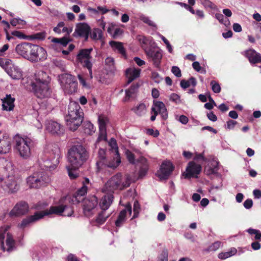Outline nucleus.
Returning <instances> with one entry per match:
<instances>
[{
    "mask_svg": "<svg viewBox=\"0 0 261 261\" xmlns=\"http://www.w3.org/2000/svg\"><path fill=\"white\" fill-rule=\"evenodd\" d=\"M70 199L69 196L65 197L61 199L59 204L51 206L48 210L37 212L34 215L27 217L19 224V227L24 228L30 224L42 218L44 216L54 214L63 216H71L73 214V208L70 205H67L66 202V201H69Z\"/></svg>",
    "mask_w": 261,
    "mask_h": 261,
    "instance_id": "obj_1",
    "label": "nucleus"
},
{
    "mask_svg": "<svg viewBox=\"0 0 261 261\" xmlns=\"http://www.w3.org/2000/svg\"><path fill=\"white\" fill-rule=\"evenodd\" d=\"M48 76L43 71L35 74L30 81L27 79H23L21 84L27 88L31 87L32 90L36 97L40 98L50 96L51 90L49 85V81L45 77Z\"/></svg>",
    "mask_w": 261,
    "mask_h": 261,
    "instance_id": "obj_2",
    "label": "nucleus"
},
{
    "mask_svg": "<svg viewBox=\"0 0 261 261\" xmlns=\"http://www.w3.org/2000/svg\"><path fill=\"white\" fill-rule=\"evenodd\" d=\"M2 163L5 168L1 171L0 174V185L1 187L9 193L17 192L19 186L18 179L14 175V168L11 162L7 160H2Z\"/></svg>",
    "mask_w": 261,
    "mask_h": 261,
    "instance_id": "obj_3",
    "label": "nucleus"
},
{
    "mask_svg": "<svg viewBox=\"0 0 261 261\" xmlns=\"http://www.w3.org/2000/svg\"><path fill=\"white\" fill-rule=\"evenodd\" d=\"M15 50L18 55L32 62L43 61L47 57L46 51L43 47L28 42L17 45Z\"/></svg>",
    "mask_w": 261,
    "mask_h": 261,
    "instance_id": "obj_4",
    "label": "nucleus"
},
{
    "mask_svg": "<svg viewBox=\"0 0 261 261\" xmlns=\"http://www.w3.org/2000/svg\"><path fill=\"white\" fill-rule=\"evenodd\" d=\"M83 113L77 102L71 101L68 106V114L65 117L67 125L71 130H75L83 120Z\"/></svg>",
    "mask_w": 261,
    "mask_h": 261,
    "instance_id": "obj_5",
    "label": "nucleus"
},
{
    "mask_svg": "<svg viewBox=\"0 0 261 261\" xmlns=\"http://www.w3.org/2000/svg\"><path fill=\"white\" fill-rule=\"evenodd\" d=\"M88 158V153L81 145L73 146L68 152V161L72 168L79 169Z\"/></svg>",
    "mask_w": 261,
    "mask_h": 261,
    "instance_id": "obj_6",
    "label": "nucleus"
},
{
    "mask_svg": "<svg viewBox=\"0 0 261 261\" xmlns=\"http://www.w3.org/2000/svg\"><path fill=\"white\" fill-rule=\"evenodd\" d=\"M14 148L19 156L23 159H28L31 155V147L33 145L32 140L27 137L17 135L14 137Z\"/></svg>",
    "mask_w": 261,
    "mask_h": 261,
    "instance_id": "obj_7",
    "label": "nucleus"
},
{
    "mask_svg": "<svg viewBox=\"0 0 261 261\" xmlns=\"http://www.w3.org/2000/svg\"><path fill=\"white\" fill-rule=\"evenodd\" d=\"M130 185L128 177L123 178L121 173H117L112 176L105 184L103 192L113 193L116 190H122Z\"/></svg>",
    "mask_w": 261,
    "mask_h": 261,
    "instance_id": "obj_8",
    "label": "nucleus"
},
{
    "mask_svg": "<svg viewBox=\"0 0 261 261\" xmlns=\"http://www.w3.org/2000/svg\"><path fill=\"white\" fill-rule=\"evenodd\" d=\"M140 151L137 149H134L133 152L127 149L125 151L128 162L133 165L137 163L139 164L140 169L138 172L139 178H142L146 175L149 168V164L146 158L140 156L137 159V155H140Z\"/></svg>",
    "mask_w": 261,
    "mask_h": 261,
    "instance_id": "obj_9",
    "label": "nucleus"
},
{
    "mask_svg": "<svg viewBox=\"0 0 261 261\" xmlns=\"http://www.w3.org/2000/svg\"><path fill=\"white\" fill-rule=\"evenodd\" d=\"M59 81L60 85L68 94L75 93L77 90V82L76 78L69 73H63L59 75Z\"/></svg>",
    "mask_w": 261,
    "mask_h": 261,
    "instance_id": "obj_10",
    "label": "nucleus"
},
{
    "mask_svg": "<svg viewBox=\"0 0 261 261\" xmlns=\"http://www.w3.org/2000/svg\"><path fill=\"white\" fill-rule=\"evenodd\" d=\"M98 158L96 165L99 171L106 168H115L121 163V159L119 158H113L112 159H106V150L101 148L99 149Z\"/></svg>",
    "mask_w": 261,
    "mask_h": 261,
    "instance_id": "obj_11",
    "label": "nucleus"
},
{
    "mask_svg": "<svg viewBox=\"0 0 261 261\" xmlns=\"http://www.w3.org/2000/svg\"><path fill=\"white\" fill-rule=\"evenodd\" d=\"M9 228L8 226H4L0 228V247L3 251L11 252L15 247V242L12 236L7 233Z\"/></svg>",
    "mask_w": 261,
    "mask_h": 261,
    "instance_id": "obj_12",
    "label": "nucleus"
},
{
    "mask_svg": "<svg viewBox=\"0 0 261 261\" xmlns=\"http://www.w3.org/2000/svg\"><path fill=\"white\" fill-rule=\"evenodd\" d=\"M49 181L48 177L42 172L34 173L27 179V185L30 188H39Z\"/></svg>",
    "mask_w": 261,
    "mask_h": 261,
    "instance_id": "obj_13",
    "label": "nucleus"
},
{
    "mask_svg": "<svg viewBox=\"0 0 261 261\" xmlns=\"http://www.w3.org/2000/svg\"><path fill=\"white\" fill-rule=\"evenodd\" d=\"M51 151L49 153V160L45 162L44 167L49 169L55 168L60 162L61 151L56 145L53 146Z\"/></svg>",
    "mask_w": 261,
    "mask_h": 261,
    "instance_id": "obj_14",
    "label": "nucleus"
},
{
    "mask_svg": "<svg viewBox=\"0 0 261 261\" xmlns=\"http://www.w3.org/2000/svg\"><path fill=\"white\" fill-rule=\"evenodd\" d=\"M174 169V166L170 161L163 162L155 175L160 180L167 179Z\"/></svg>",
    "mask_w": 261,
    "mask_h": 261,
    "instance_id": "obj_15",
    "label": "nucleus"
},
{
    "mask_svg": "<svg viewBox=\"0 0 261 261\" xmlns=\"http://www.w3.org/2000/svg\"><path fill=\"white\" fill-rule=\"evenodd\" d=\"M12 139L9 135L0 131V154H6L11 151Z\"/></svg>",
    "mask_w": 261,
    "mask_h": 261,
    "instance_id": "obj_16",
    "label": "nucleus"
},
{
    "mask_svg": "<svg viewBox=\"0 0 261 261\" xmlns=\"http://www.w3.org/2000/svg\"><path fill=\"white\" fill-rule=\"evenodd\" d=\"M29 211L28 204L24 201H20L15 204L9 213L10 217H18L25 215Z\"/></svg>",
    "mask_w": 261,
    "mask_h": 261,
    "instance_id": "obj_17",
    "label": "nucleus"
},
{
    "mask_svg": "<svg viewBox=\"0 0 261 261\" xmlns=\"http://www.w3.org/2000/svg\"><path fill=\"white\" fill-rule=\"evenodd\" d=\"M137 39L146 54L156 46V43L151 37L138 35Z\"/></svg>",
    "mask_w": 261,
    "mask_h": 261,
    "instance_id": "obj_18",
    "label": "nucleus"
},
{
    "mask_svg": "<svg viewBox=\"0 0 261 261\" xmlns=\"http://www.w3.org/2000/svg\"><path fill=\"white\" fill-rule=\"evenodd\" d=\"M92 48L81 49L79 50L76 56V60L78 62L83 65H92L91 63V53Z\"/></svg>",
    "mask_w": 261,
    "mask_h": 261,
    "instance_id": "obj_19",
    "label": "nucleus"
},
{
    "mask_svg": "<svg viewBox=\"0 0 261 261\" xmlns=\"http://www.w3.org/2000/svg\"><path fill=\"white\" fill-rule=\"evenodd\" d=\"M90 32L91 28L88 24L79 23L76 26L74 34H77V36L80 37H84L85 40L87 41ZM73 36H75L74 34H73Z\"/></svg>",
    "mask_w": 261,
    "mask_h": 261,
    "instance_id": "obj_20",
    "label": "nucleus"
},
{
    "mask_svg": "<svg viewBox=\"0 0 261 261\" xmlns=\"http://www.w3.org/2000/svg\"><path fill=\"white\" fill-rule=\"evenodd\" d=\"M97 204V199L94 196L90 197V199H85L83 205V211L85 215L89 217L92 214V210L95 207Z\"/></svg>",
    "mask_w": 261,
    "mask_h": 261,
    "instance_id": "obj_21",
    "label": "nucleus"
},
{
    "mask_svg": "<svg viewBox=\"0 0 261 261\" xmlns=\"http://www.w3.org/2000/svg\"><path fill=\"white\" fill-rule=\"evenodd\" d=\"M46 129L50 133L57 135L62 134L64 132L63 128L59 123L52 120H49L46 122Z\"/></svg>",
    "mask_w": 261,
    "mask_h": 261,
    "instance_id": "obj_22",
    "label": "nucleus"
},
{
    "mask_svg": "<svg viewBox=\"0 0 261 261\" xmlns=\"http://www.w3.org/2000/svg\"><path fill=\"white\" fill-rule=\"evenodd\" d=\"M201 170L200 165L196 164L193 162L189 163L186 169V173L183 174L185 178H190L198 174Z\"/></svg>",
    "mask_w": 261,
    "mask_h": 261,
    "instance_id": "obj_23",
    "label": "nucleus"
},
{
    "mask_svg": "<svg viewBox=\"0 0 261 261\" xmlns=\"http://www.w3.org/2000/svg\"><path fill=\"white\" fill-rule=\"evenodd\" d=\"M146 54L149 58L152 60L155 65H159L162 58V53L156 45Z\"/></svg>",
    "mask_w": 261,
    "mask_h": 261,
    "instance_id": "obj_24",
    "label": "nucleus"
},
{
    "mask_svg": "<svg viewBox=\"0 0 261 261\" xmlns=\"http://www.w3.org/2000/svg\"><path fill=\"white\" fill-rule=\"evenodd\" d=\"M132 214V207L128 203L127 204L125 208L121 211L119 214L118 218L115 222V225L117 227L121 226L125 222L126 219L127 215L128 214L130 215Z\"/></svg>",
    "mask_w": 261,
    "mask_h": 261,
    "instance_id": "obj_25",
    "label": "nucleus"
},
{
    "mask_svg": "<svg viewBox=\"0 0 261 261\" xmlns=\"http://www.w3.org/2000/svg\"><path fill=\"white\" fill-rule=\"evenodd\" d=\"M151 112H155L161 115L163 119L168 117V113L165 104L161 101L154 102L151 108Z\"/></svg>",
    "mask_w": 261,
    "mask_h": 261,
    "instance_id": "obj_26",
    "label": "nucleus"
},
{
    "mask_svg": "<svg viewBox=\"0 0 261 261\" xmlns=\"http://www.w3.org/2000/svg\"><path fill=\"white\" fill-rule=\"evenodd\" d=\"M114 196L112 193L103 195L99 202V206L102 211L108 210L113 201Z\"/></svg>",
    "mask_w": 261,
    "mask_h": 261,
    "instance_id": "obj_27",
    "label": "nucleus"
},
{
    "mask_svg": "<svg viewBox=\"0 0 261 261\" xmlns=\"http://www.w3.org/2000/svg\"><path fill=\"white\" fill-rule=\"evenodd\" d=\"M141 70L135 66H130L125 71V75L127 78V84H129L140 76Z\"/></svg>",
    "mask_w": 261,
    "mask_h": 261,
    "instance_id": "obj_28",
    "label": "nucleus"
},
{
    "mask_svg": "<svg viewBox=\"0 0 261 261\" xmlns=\"http://www.w3.org/2000/svg\"><path fill=\"white\" fill-rule=\"evenodd\" d=\"M4 69L13 79H19L22 76V71L18 66H2Z\"/></svg>",
    "mask_w": 261,
    "mask_h": 261,
    "instance_id": "obj_29",
    "label": "nucleus"
},
{
    "mask_svg": "<svg viewBox=\"0 0 261 261\" xmlns=\"http://www.w3.org/2000/svg\"><path fill=\"white\" fill-rule=\"evenodd\" d=\"M245 54L251 63L256 64L261 62V55L254 49L247 50Z\"/></svg>",
    "mask_w": 261,
    "mask_h": 261,
    "instance_id": "obj_30",
    "label": "nucleus"
},
{
    "mask_svg": "<svg viewBox=\"0 0 261 261\" xmlns=\"http://www.w3.org/2000/svg\"><path fill=\"white\" fill-rule=\"evenodd\" d=\"M15 98L12 97L10 94L6 95V97L2 99L3 109L6 111H12L14 107Z\"/></svg>",
    "mask_w": 261,
    "mask_h": 261,
    "instance_id": "obj_31",
    "label": "nucleus"
},
{
    "mask_svg": "<svg viewBox=\"0 0 261 261\" xmlns=\"http://www.w3.org/2000/svg\"><path fill=\"white\" fill-rule=\"evenodd\" d=\"M87 191V187L85 186V183L81 188L77 190L76 194L72 196L71 198V201L72 203H79L81 201L83 200V198L82 197L84 196Z\"/></svg>",
    "mask_w": 261,
    "mask_h": 261,
    "instance_id": "obj_32",
    "label": "nucleus"
},
{
    "mask_svg": "<svg viewBox=\"0 0 261 261\" xmlns=\"http://www.w3.org/2000/svg\"><path fill=\"white\" fill-rule=\"evenodd\" d=\"M109 44L115 51L117 50L123 57L126 58V51L122 42L115 41H111Z\"/></svg>",
    "mask_w": 261,
    "mask_h": 261,
    "instance_id": "obj_33",
    "label": "nucleus"
},
{
    "mask_svg": "<svg viewBox=\"0 0 261 261\" xmlns=\"http://www.w3.org/2000/svg\"><path fill=\"white\" fill-rule=\"evenodd\" d=\"M138 87L139 85L138 84L134 85H132L129 89L126 90V95L124 98V101L125 102L128 101L131 98L134 97L137 92Z\"/></svg>",
    "mask_w": 261,
    "mask_h": 261,
    "instance_id": "obj_34",
    "label": "nucleus"
},
{
    "mask_svg": "<svg viewBox=\"0 0 261 261\" xmlns=\"http://www.w3.org/2000/svg\"><path fill=\"white\" fill-rule=\"evenodd\" d=\"M111 213H107L105 211H102L98 214L96 217L95 222V224L97 225H100L103 224L108 218L110 217Z\"/></svg>",
    "mask_w": 261,
    "mask_h": 261,
    "instance_id": "obj_35",
    "label": "nucleus"
},
{
    "mask_svg": "<svg viewBox=\"0 0 261 261\" xmlns=\"http://www.w3.org/2000/svg\"><path fill=\"white\" fill-rule=\"evenodd\" d=\"M132 110L137 115L139 116L144 115L146 112V106L143 103H141L134 107Z\"/></svg>",
    "mask_w": 261,
    "mask_h": 261,
    "instance_id": "obj_36",
    "label": "nucleus"
},
{
    "mask_svg": "<svg viewBox=\"0 0 261 261\" xmlns=\"http://www.w3.org/2000/svg\"><path fill=\"white\" fill-rule=\"evenodd\" d=\"M196 80L193 77H190L188 81L182 80L180 82V86L184 89H186L190 87V86L195 87L196 85Z\"/></svg>",
    "mask_w": 261,
    "mask_h": 261,
    "instance_id": "obj_37",
    "label": "nucleus"
},
{
    "mask_svg": "<svg viewBox=\"0 0 261 261\" xmlns=\"http://www.w3.org/2000/svg\"><path fill=\"white\" fill-rule=\"evenodd\" d=\"M71 41L72 39L67 36H64L61 38H54L52 39L53 42L59 43L63 46H66Z\"/></svg>",
    "mask_w": 261,
    "mask_h": 261,
    "instance_id": "obj_38",
    "label": "nucleus"
},
{
    "mask_svg": "<svg viewBox=\"0 0 261 261\" xmlns=\"http://www.w3.org/2000/svg\"><path fill=\"white\" fill-rule=\"evenodd\" d=\"M237 252V249L235 248H232L229 251L219 253L218 257L221 259H225L235 255Z\"/></svg>",
    "mask_w": 261,
    "mask_h": 261,
    "instance_id": "obj_39",
    "label": "nucleus"
},
{
    "mask_svg": "<svg viewBox=\"0 0 261 261\" xmlns=\"http://www.w3.org/2000/svg\"><path fill=\"white\" fill-rule=\"evenodd\" d=\"M90 37L92 40H100L102 37V31L98 28H95L91 33Z\"/></svg>",
    "mask_w": 261,
    "mask_h": 261,
    "instance_id": "obj_40",
    "label": "nucleus"
},
{
    "mask_svg": "<svg viewBox=\"0 0 261 261\" xmlns=\"http://www.w3.org/2000/svg\"><path fill=\"white\" fill-rule=\"evenodd\" d=\"M83 127L84 133L88 135H91L95 131L93 125L89 121L84 122Z\"/></svg>",
    "mask_w": 261,
    "mask_h": 261,
    "instance_id": "obj_41",
    "label": "nucleus"
},
{
    "mask_svg": "<svg viewBox=\"0 0 261 261\" xmlns=\"http://www.w3.org/2000/svg\"><path fill=\"white\" fill-rule=\"evenodd\" d=\"M109 122V119L107 116L101 115L98 116L99 128L106 129V125Z\"/></svg>",
    "mask_w": 261,
    "mask_h": 261,
    "instance_id": "obj_42",
    "label": "nucleus"
},
{
    "mask_svg": "<svg viewBox=\"0 0 261 261\" xmlns=\"http://www.w3.org/2000/svg\"><path fill=\"white\" fill-rule=\"evenodd\" d=\"M109 145L111 147V149L115 153L116 156L115 158H119L120 156L118 151V147L115 139L112 138L109 142Z\"/></svg>",
    "mask_w": 261,
    "mask_h": 261,
    "instance_id": "obj_43",
    "label": "nucleus"
},
{
    "mask_svg": "<svg viewBox=\"0 0 261 261\" xmlns=\"http://www.w3.org/2000/svg\"><path fill=\"white\" fill-rule=\"evenodd\" d=\"M67 169L68 173V175L70 179H75L78 176V173H77L76 169L72 167L70 165L67 166Z\"/></svg>",
    "mask_w": 261,
    "mask_h": 261,
    "instance_id": "obj_44",
    "label": "nucleus"
},
{
    "mask_svg": "<svg viewBox=\"0 0 261 261\" xmlns=\"http://www.w3.org/2000/svg\"><path fill=\"white\" fill-rule=\"evenodd\" d=\"M139 18L144 23L147 24L149 26L154 28L156 27V25L155 24V23H154L152 20H151L148 17L144 15H141L140 16Z\"/></svg>",
    "mask_w": 261,
    "mask_h": 261,
    "instance_id": "obj_45",
    "label": "nucleus"
},
{
    "mask_svg": "<svg viewBox=\"0 0 261 261\" xmlns=\"http://www.w3.org/2000/svg\"><path fill=\"white\" fill-rule=\"evenodd\" d=\"M10 24L13 27L17 25L23 26L26 24V21L20 18H14L10 21Z\"/></svg>",
    "mask_w": 261,
    "mask_h": 261,
    "instance_id": "obj_46",
    "label": "nucleus"
},
{
    "mask_svg": "<svg viewBox=\"0 0 261 261\" xmlns=\"http://www.w3.org/2000/svg\"><path fill=\"white\" fill-rule=\"evenodd\" d=\"M99 136L96 141V144L99 143L100 141H107V140L106 129L99 128Z\"/></svg>",
    "mask_w": 261,
    "mask_h": 261,
    "instance_id": "obj_47",
    "label": "nucleus"
},
{
    "mask_svg": "<svg viewBox=\"0 0 261 261\" xmlns=\"http://www.w3.org/2000/svg\"><path fill=\"white\" fill-rule=\"evenodd\" d=\"M211 85L212 86V89L214 93H219L221 91V87L219 84L216 82L215 81H212L211 82Z\"/></svg>",
    "mask_w": 261,
    "mask_h": 261,
    "instance_id": "obj_48",
    "label": "nucleus"
},
{
    "mask_svg": "<svg viewBox=\"0 0 261 261\" xmlns=\"http://www.w3.org/2000/svg\"><path fill=\"white\" fill-rule=\"evenodd\" d=\"M215 164H216V165L213 168L209 167H205V170L207 174H214L217 172L218 169V163L216 162L215 163Z\"/></svg>",
    "mask_w": 261,
    "mask_h": 261,
    "instance_id": "obj_49",
    "label": "nucleus"
},
{
    "mask_svg": "<svg viewBox=\"0 0 261 261\" xmlns=\"http://www.w3.org/2000/svg\"><path fill=\"white\" fill-rule=\"evenodd\" d=\"M169 99L171 101L175 102L176 104H179L181 102L180 96L176 93L171 94L170 95Z\"/></svg>",
    "mask_w": 261,
    "mask_h": 261,
    "instance_id": "obj_50",
    "label": "nucleus"
},
{
    "mask_svg": "<svg viewBox=\"0 0 261 261\" xmlns=\"http://www.w3.org/2000/svg\"><path fill=\"white\" fill-rule=\"evenodd\" d=\"M140 205L137 201H135L134 203V218H136L138 216L139 213Z\"/></svg>",
    "mask_w": 261,
    "mask_h": 261,
    "instance_id": "obj_51",
    "label": "nucleus"
},
{
    "mask_svg": "<svg viewBox=\"0 0 261 261\" xmlns=\"http://www.w3.org/2000/svg\"><path fill=\"white\" fill-rule=\"evenodd\" d=\"M200 1L205 7H208L211 9L215 8V5L210 0H200Z\"/></svg>",
    "mask_w": 261,
    "mask_h": 261,
    "instance_id": "obj_52",
    "label": "nucleus"
},
{
    "mask_svg": "<svg viewBox=\"0 0 261 261\" xmlns=\"http://www.w3.org/2000/svg\"><path fill=\"white\" fill-rule=\"evenodd\" d=\"M64 25L65 23L64 22H60L59 23H58L57 25L54 28V31L56 33L61 34L62 32L61 28H63L64 26Z\"/></svg>",
    "mask_w": 261,
    "mask_h": 261,
    "instance_id": "obj_53",
    "label": "nucleus"
},
{
    "mask_svg": "<svg viewBox=\"0 0 261 261\" xmlns=\"http://www.w3.org/2000/svg\"><path fill=\"white\" fill-rule=\"evenodd\" d=\"M162 40L166 45L167 48L169 53H171L173 51L172 47L171 45L170 44L169 41L163 36L161 37Z\"/></svg>",
    "mask_w": 261,
    "mask_h": 261,
    "instance_id": "obj_54",
    "label": "nucleus"
},
{
    "mask_svg": "<svg viewBox=\"0 0 261 261\" xmlns=\"http://www.w3.org/2000/svg\"><path fill=\"white\" fill-rule=\"evenodd\" d=\"M215 17L216 18L219 20V21L221 23H223L225 25H226V22L227 21H229L228 19L226 20L225 21V22H224L223 20H224V16L223 14H221V13H216L215 14Z\"/></svg>",
    "mask_w": 261,
    "mask_h": 261,
    "instance_id": "obj_55",
    "label": "nucleus"
},
{
    "mask_svg": "<svg viewBox=\"0 0 261 261\" xmlns=\"http://www.w3.org/2000/svg\"><path fill=\"white\" fill-rule=\"evenodd\" d=\"M171 71L177 77H180L181 75L180 70L178 66H172Z\"/></svg>",
    "mask_w": 261,
    "mask_h": 261,
    "instance_id": "obj_56",
    "label": "nucleus"
},
{
    "mask_svg": "<svg viewBox=\"0 0 261 261\" xmlns=\"http://www.w3.org/2000/svg\"><path fill=\"white\" fill-rule=\"evenodd\" d=\"M151 78L154 80L155 83H159L161 80L162 78L160 76V75L157 73L153 72L151 74Z\"/></svg>",
    "mask_w": 261,
    "mask_h": 261,
    "instance_id": "obj_57",
    "label": "nucleus"
},
{
    "mask_svg": "<svg viewBox=\"0 0 261 261\" xmlns=\"http://www.w3.org/2000/svg\"><path fill=\"white\" fill-rule=\"evenodd\" d=\"M12 61L8 59L0 58V65H11Z\"/></svg>",
    "mask_w": 261,
    "mask_h": 261,
    "instance_id": "obj_58",
    "label": "nucleus"
},
{
    "mask_svg": "<svg viewBox=\"0 0 261 261\" xmlns=\"http://www.w3.org/2000/svg\"><path fill=\"white\" fill-rule=\"evenodd\" d=\"M243 205L246 209L251 208L253 205L252 200L251 199H247L244 201Z\"/></svg>",
    "mask_w": 261,
    "mask_h": 261,
    "instance_id": "obj_59",
    "label": "nucleus"
},
{
    "mask_svg": "<svg viewBox=\"0 0 261 261\" xmlns=\"http://www.w3.org/2000/svg\"><path fill=\"white\" fill-rule=\"evenodd\" d=\"M221 245V243L217 241L213 243L210 247V249L211 251H215L217 250Z\"/></svg>",
    "mask_w": 261,
    "mask_h": 261,
    "instance_id": "obj_60",
    "label": "nucleus"
},
{
    "mask_svg": "<svg viewBox=\"0 0 261 261\" xmlns=\"http://www.w3.org/2000/svg\"><path fill=\"white\" fill-rule=\"evenodd\" d=\"M146 133L148 135L152 136L154 137H158L159 135V132L158 130H153L152 129H147Z\"/></svg>",
    "mask_w": 261,
    "mask_h": 261,
    "instance_id": "obj_61",
    "label": "nucleus"
},
{
    "mask_svg": "<svg viewBox=\"0 0 261 261\" xmlns=\"http://www.w3.org/2000/svg\"><path fill=\"white\" fill-rule=\"evenodd\" d=\"M236 124L237 121L230 120L227 122V128L229 129H233Z\"/></svg>",
    "mask_w": 261,
    "mask_h": 261,
    "instance_id": "obj_62",
    "label": "nucleus"
},
{
    "mask_svg": "<svg viewBox=\"0 0 261 261\" xmlns=\"http://www.w3.org/2000/svg\"><path fill=\"white\" fill-rule=\"evenodd\" d=\"M208 119L213 122H215L217 120V117L213 112H211L207 114Z\"/></svg>",
    "mask_w": 261,
    "mask_h": 261,
    "instance_id": "obj_63",
    "label": "nucleus"
},
{
    "mask_svg": "<svg viewBox=\"0 0 261 261\" xmlns=\"http://www.w3.org/2000/svg\"><path fill=\"white\" fill-rule=\"evenodd\" d=\"M253 195L254 198L259 199L261 198V191L258 189L254 190L253 191Z\"/></svg>",
    "mask_w": 261,
    "mask_h": 261,
    "instance_id": "obj_64",
    "label": "nucleus"
}]
</instances>
